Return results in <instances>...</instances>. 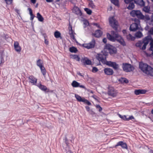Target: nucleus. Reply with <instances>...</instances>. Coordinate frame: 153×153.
<instances>
[{"label":"nucleus","mask_w":153,"mask_h":153,"mask_svg":"<svg viewBox=\"0 0 153 153\" xmlns=\"http://www.w3.org/2000/svg\"><path fill=\"white\" fill-rule=\"evenodd\" d=\"M139 68L144 73L153 76V68L147 64L140 63Z\"/></svg>","instance_id":"f257e3e1"},{"label":"nucleus","mask_w":153,"mask_h":153,"mask_svg":"<svg viewBox=\"0 0 153 153\" xmlns=\"http://www.w3.org/2000/svg\"><path fill=\"white\" fill-rule=\"evenodd\" d=\"M109 21L110 25L114 30L117 31V30L118 24L114 16L110 17L109 19Z\"/></svg>","instance_id":"f03ea898"},{"label":"nucleus","mask_w":153,"mask_h":153,"mask_svg":"<svg viewBox=\"0 0 153 153\" xmlns=\"http://www.w3.org/2000/svg\"><path fill=\"white\" fill-rule=\"evenodd\" d=\"M131 15L133 17L136 16L139 19H143L144 16L141 12L139 10H132L130 13Z\"/></svg>","instance_id":"7ed1b4c3"},{"label":"nucleus","mask_w":153,"mask_h":153,"mask_svg":"<svg viewBox=\"0 0 153 153\" xmlns=\"http://www.w3.org/2000/svg\"><path fill=\"white\" fill-rule=\"evenodd\" d=\"M105 49L108 50L111 55L117 53V49L116 47L109 44H106L105 46Z\"/></svg>","instance_id":"20e7f679"},{"label":"nucleus","mask_w":153,"mask_h":153,"mask_svg":"<svg viewBox=\"0 0 153 153\" xmlns=\"http://www.w3.org/2000/svg\"><path fill=\"white\" fill-rule=\"evenodd\" d=\"M122 68L124 71L126 72H129L133 71L134 68L131 65L128 63H123Z\"/></svg>","instance_id":"39448f33"},{"label":"nucleus","mask_w":153,"mask_h":153,"mask_svg":"<svg viewBox=\"0 0 153 153\" xmlns=\"http://www.w3.org/2000/svg\"><path fill=\"white\" fill-rule=\"evenodd\" d=\"M108 94L109 95L114 97L117 96V92L113 87H111L108 88Z\"/></svg>","instance_id":"423d86ee"},{"label":"nucleus","mask_w":153,"mask_h":153,"mask_svg":"<svg viewBox=\"0 0 153 153\" xmlns=\"http://www.w3.org/2000/svg\"><path fill=\"white\" fill-rule=\"evenodd\" d=\"M97 58V59L100 61H101L102 63L105 62L106 59V56L108 55L107 53L101 52V53L98 54Z\"/></svg>","instance_id":"0eeeda50"},{"label":"nucleus","mask_w":153,"mask_h":153,"mask_svg":"<svg viewBox=\"0 0 153 153\" xmlns=\"http://www.w3.org/2000/svg\"><path fill=\"white\" fill-rule=\"evenodd\" d=\"M152 39V37L151 36L149 35L146 37L143 42V43H144V44L143 45L142 47L141 48V49L142 50H145L146 49L147 45L149 43L150 40H151Z\"/></svg>","instance_id":"6e6552de"},{"label":"nucleus","mask_w":153,"mask_h":153,"mask_svg":"<svg viewBox=\"0 0 153 153\" xmlns=\"http://www.w3.org/2000/svg\"><path fill=\"white\" fill-rule=\"evenodd\" d=\"M95 44V41L94 39H93L89 43L83 44L82 46L88 49L94 48Z\"/></svg>","instance_id":"1a4fd4ad"},{"label":"nucleus","mask_w":153,"mask_h":153,"mask_svg":"<svg viewBox=\"0 0 153 153\" xmlns=\"http://www.w3.org/2000/svg\"><path fill=\"white\" fill-rule=\"evenodd\" d=\"M121 146L122 148L123 149H128V147L127 144L123 141H120L117 142V144L114 147L117 148V147Z\"/></svg>","instance_id":"9d476101"},{"label":"nucleus","mask_w":153,"mask_h":153,"mask_svg":"<svg viewBox=\"0 0 153 153\" xmlns=\"http://www.w3.org/2000/svg\"><path fill=\"white\" fill-rule=\"evenodd\" d=\"M29 82L32 84L33 85H36L37 79L33 75H31L28 77Z\"/></svg>","instance_id":"9b49d317"},{"label":"nucleus","mask_w":153,"mask_h":153,"mask_svg":"<svg viewBox=\"0 0 153 153\" xmlns=\"http://www.w3.org/2000/svg\"><path fill=\"white\" fill-rule=\"evenodd\" d=\"M80 61L84 65H90L91 64V61L86 57L82 58L81 59Z\"/></svg>","instance_id":"f8f14e48"},{"label":"nucleus","mask_w":153,"mask_h":153,"mask_svg":"<svg viewBox=\"0 0 153 153\" xmlns=\"http://www.w3.org/2000/svg\"><path fill=\"white\" fill-rule=\"evenodd\" d=\"M71 85L73 87L76 88L79 87L81 88H84L85 89H86V88L84 85H80L79 83L75 80H74L71 83Z\"/></svg>","instance_id":"ddd939ff"},{"label":"nucleus","mask_w":153,"mask_h":153,"mask_svg":"<svg viewBox=\"0 0 153 153\" xmlns=\"http://www.w3.org/2000/svg\"><path fill=\"white\" fill-rule=\"evenodd\" d=\"M139 26L136 23H133L131 24L130 27V30L131 31H135L139 29Z\"/></svg>","instance_id":"4468645a"},{"label":"nucleus","mask_w":153,"mask_h":153,"mask_svg":"<svg viewBox=\"0 0 153 153\" xmlns=\"http://www.w3.org/2000/svg\"><path fill=\"white\" fill-rule=\"evenodd\" d=\"M104 71L105 74L108 75H112L114 73L113 70L110 68H105Z\"/></svg>","instance_id":"2eb2a0df"},{"label":"nucleus","mask_w":153,"mask_h":153,"mask_svg":"<svg viewBox=\"0 0 153 153\" xmlns=\"http://www.w3.org/2000/svg\"><path fill=\"white\" fill-rule=\"evenodd\" d=\"M118 116L120 118H121L123 120L125 121H129L130 120L134 119V117L132 115L130 116L128 118H127L126 115L122 116L120 114H119Z\"/></svg>","instance_id":"dca6fc26"},{"label":"nucleus","mask_w":153,"mask_h":153,"mask_svg":"<svg viewBox=\"0 0 153 153\" xmlns=\"http://www.w3.org/2000/svg\"><path fill=\"white\" fill-rule=\"evenodd\" d=\"M14 48L15 51L18 52H20L21 51V48L19 45V43L18 42H15L14 44Z\"/></svg>","instance_id":"f3484780"},{"label":"nucleus","mask_w":153,"mask_h":153,"mask_svg":"<svg viewBox=\"0 0 153 153\" xmlns=\"http://www.w3.org/2000/svg\"><path fill=\"white\" fill-rule=\"evenodd\" d=\"M102 35V32L100 30H97L95 31V33L93 34V36L97 38L100 37Z\"/></svg>","instance_id":"a211bd4d"},{"label":"nucleus","mask_w":153,"mask_h":153,"mask_svg":"<svg viewBox=\"0 0 153 153\" xmlns=\"http://www.w3.org/2000/svg\"><path fill=\"white\" fill-rule=\"evenodd\" d=\"M146 90L143 89H138L135 90L134 91L135 94L138 95L140 94H144L146 92Z\"/></svg>","instance_id":"6ab92c4d"},{"label":"nucleus","mask_w":153,"mask_h":153,"mask_svg":"<svg viewBox=\"0 0 153 153\" xmlns=\"http://www.w3.org/2000/svg\"><path fill=\"white\" fill-rule=\"evenodd\" d=\"M107 38L111 41L114 42L116 40L115 37L113 36L111 34H110L109 33H107Z\"/></svg>","instance_id":"aec40b11"},{"label":"nucleus","mask_w":153,"mask_h":153,"mask_svg":"<svg viewBox=\"0 0 153 153\" xmlns=\"http://www.w3.org/2000/svg\"><path fill=\"white\" fill-rule=\"evenodd\" d=\"M116 40L123 46H125L126 45V43L121 36H120Z\"/></svg>","instance_id":"412c9836"},{"label":"nucleus","mask_w":153,"mask_h":153,"mask_svg":"<svg viewBox=\"0 0 153 153\" xmlns=\"http://www.w3.org/2000/svg\"><path fill=\"white\" fill-rule=\"evenodd\" d=\"M36 86L38 87L41 90L45 92L46 91L47 89L46 86L42 85L41 84H38Z\"/></svg>","instance_id":"4be33fe9"},{"label":"nucleus","mask_w":153,"mask_h":153,"mask_svg":"<svg viewBox=\"0 0 153 153\" xmlns=\"http://www.w3.org/2000/svg\"><path fill=\"white\" fill-rule=\"evenodd\" d=\"M134 1L135 4L140 6H143L145 5V3L143 0H134Z\"/></svg>","instance_id":"5701e85b"},{"label":"nucleus","mask_w":153,"mask_h":153,"mask_svg":"<svg viewBox=\"0 0 153 153\" xmlns=\"http://www.w3.org/2000/svg\"><path fill=\"white\" fill-rule=\"evenodd\" d=\"M74 31L73 30L72 26L71 27V29L69 30V34L70 35V37L71 38L74 40H76V39L75 38L74 35Z\"/></svg>","instance_id":"b1692460"},{"label":"nucleus","mask_w":153,"mask_h":153,"mask_svg":"<svg viewBox=\"0 0 153 153\" xmlns=\"http://www.w3.org/2000/svg\"><path fill=\"white\" fill-rule=\"evenodd\" d=\"M64 142L66 145V146L65 147L63 144L62 145V146L63 147H68L69 148L70 147L69 143V141L68 139V138L67 137L65 136V138L63 139Z\"/></svg>","instance_id":"393cba45"},{"label":"nucleus","mask_w":153,"mask_h":153,"mask_svg":"<svg viewBox=\"0 0 153 153\" xmlns=\"http://www.w3.org/2000/svg\"><path fill=\"white\" fill-rule=\"evenodd\" d=\"M28 10L29 12V14L30 15V19L31 21H33L34 18L35 17V16L33 13L32 11L31 8H29Z\"/></svg>","instance_id":"a878e982"},{"label":"nucleus","mask_w":153,"mask_h":153,"mask_svg":"<svg viewBox=\"0 0 153 153\" xmlns=\"http://www.w3.org/2000/svg\"><path fill=\"white\" fill-rule=\"evenodd\" d=\"M70 57L72 59L76 60L77 61H79L80 58L79 56L76 54H71L70 55Z\"/></svg>","instance_id":"bb28decb"},{"label":"nucleus","mask_w":153,"mask_h":153,"mask_svg":"<svg viewBox=\"0 0 153 153\" xmlns=\"http://www.w3.org/2000/svg\"><path fill=\"white\" fill-rule=\"evenodd\" d=\"M118 30L116 31H111V34L114 36L115 37V38L116 39L117 38H119L120 36V35L118 34L117 32Z\"/></svg>","instance_id":"cd10ccee"},{"label":"nucleus","mask_w":153,"mask_h":153,"mask_svg":"<svg viewBox=\"0 0 153 153\" xmlns=\"http://www.w3.org/2000/svg\"><path fill=\"white\" fill-rule=\"evenodd\" d=\"M39 67L40 68L42 74L43 75L45 76L46 75V71L45 68L43 65L42 66Z\"/></svg>","instance_id":"c85d7f7f"},{"label":"nucleus","mask_w":153,"mask_h":153,"mask_svg":"<svg viewBox=\"0 0 153 153\" xmlns=\"http://www.w3.org/2000/svg\"><path fill=\"white\" fill-rule=\"evenodd\" d=\"M69 51L71 52L74 53H76L78 51L77 48L74 46L70 47Z\"/></svg>","instance_id":"c756f323"},{"label":"nucleus","mask_w":153,"mask_h":153,"mask_svg":"<svg viewBox=\"0 0 153 153\" xmlns=\"http://www.w3.org/2000/svg\"><path fill=\"white\" fill-rule=\"evenodd\" d=\"M36 17L39 22H42L44 20V18L39 13H37Z\"/></svg>","instance_id":"7c9ffc66"},{"label":"nucleus","mask_w":153,"mask_h":153,"mask_svg":"<svg viewBox=\"0 0 153 153\" xmlns=\"http://www.w3.org/2000/svg\"><path fill=\"white\" fill-rule=\"evenodd\" d=\"M119 81L122 83H127L128 82V80L126 78H121L119 79Z\"/></svg>","instance_id":"2f4dec72"},{"label":"nucleus","mask_w":153,"mask_h":153,"mask_svg":"<svg viewBox=\"0 0 153 153\" xmlns=\"http://www.w3.org/2000/svg\"><path fill=\"white\" fill-rule=\"evenodd\" d=\"M128 6L127 7V8L129 10H131L134 7V5L133 2H130L128 3Z\"/></svg>","instance_id":"473e14b6"},{"label":"nucleus","mask_w":153,"mask_h":153,"mask_svg":"<svg viewBox=\"0 0 153 153\" xmlns=\"http://www.w3.org/2000/svg\"><path fill=\"white\" fill-rule=\"evenodd\" d=\"M75 97L77 100V101L79 102H82L84 98H82L80 96L78 95L75 94Z\"/></svg>","instance_id":"72a5a7b5"},{"label":"nucleus","mask_w":153,"mask_h":153,"mask_svg":"<svg viewBox=\"0 0 153 153\" xmlns=\"http://www.w3.org/2000/svg\"><path fill=\"white\" fill-rule=\"evenodd\" d=\"M43 61L41 59H38L36 61V65L39 67L43 65Z\"/></svg>","instance_id":"f704fd0d"},{"label":"nucleus","mask_w":153,"mask_h":153,"mask_svg":"<svg viewBox=\"0 0 153 153\" xmlns=\"http://www.w3.org/2000/svg\"><path fill=\"white\" fill-rule=\"evenodd\" d=\"M111 67H112L115 70H118L119 67V65L116 62H113Z\"/></svg>","instance_id":"c9c22d12"},{"label":"nucleus","mask_w":153,"mask_h":153,"mask_svg":"<svg viewBox=\"0 0 153 153\" xmlns=\"http://www.w3.org/2000/svg\"><path fill=\"white\" fill-rule=\"evenodd\" d=\"M75 13L79 15V16H81L82 15V13L81 10L79 8H76L75 10Z\"/></svg>","instance_id":"e433bc0d"},{"label":"nucleus","mask_w":153,"mask_h":153,"mask_svg":"<svg viewBox=\"0 0 153 153\" xmlns=\"http://www.w3.org/2000/svg\"><path fill=\"white\" fill-rule=\"evenodd\" d=\"M126 38L128 40H134V38L130 34L127 35Z\"/></svg>","instance_id":"4c0bfd02"},{"label":"nucleus","mask_w":153,"mask_h":153,"mask_svg":"<svg viewBox=\"0 0 153 153\" xmlns=\"http://www.w3.org/2000/svg\"><path fill=\"white\" fill-rule=\"evenodd\" d=\"M113 62H112L111 61H107L106 59L105 61V62L103 63L111 67Z\"/></svg>","instance_id":"58836bf2"},{"label":"nucleus","mask_w":153,"mask_h":153,"mask_svg":"<svg viewBox=\"0 0 153 153\" xmlns=\"http://www.w3.org/2000/svg\"><path fill=\"white\" fill-rule=\"evenodd\" d=\"M54 35L56 38L61 37V33L58 31H56L54 32Z\"/></svg>","instance_id":"ea45409f"},{"label":"nucleus","mask_w":153,"mask_h":153,"mask_svg":"<svg viewBox=\"0 0 153 153\" xmlns=\"http://www.w3.org/2000/svg\"><path fill=\"white\" fill-rule=\"evenodd\" d=\"M142 36V33L140 31H138L135 34L136 36L138 38H141Z\"/></svg>","instance_id":"a19ab883"},{"label":"nucleus","mask_w":153,"mask_h":153,"mask_svg":"<svg viewBox=\"0 0 153 153\" xmlns=\"http://www.w3.org/2000/svg\"><path fill=\"white\" fill-rule=\"evenodd\" d=\"M84 10L89 15H91L92 11L91 10L87 8H84Z\"/></svg>","instance_id":"79ce46f5"},{"label":"nucleus","mask_w":153,"mask_h":153,"mask_svg":"<svg viewBox=\"0 0 153 153\" xmlns=\"http://www.w3.org/2000/svg\"><path fill=\"white\" fill-rule=\"evenodd\" d=\"M143 44V42H142L141 41H139L138 42L136 43L135 45L136 47H139L141 49V47Z\"/></svg>","instance_id":"37998d69"},{"label":"nucleus","mask_w":153,"mask_h":153,"mask_svg":"<svg viewBox=\"0 0 153 153\" xmlns=\"http://www.w3.org/2000/svg\"><path fill=\"white\" fill-rule=\"evenodd\" d=\"M42 35L44 36V38L45 39V44L47 45H48L49 44V42L48 41L47 39H46L47 37L46 34L45 33H43L42 34Z\"/></svg>","instance_id":"c03bdc74"},{"label":"nucleus","mask_w":153,"mask_h":153,"mask_svg":"<svg viewBox=\"0 0 153 153\" xmlns=\"http://www.w3.org/2000/svg\"><path fill=\"white\" fill-rule=\"evenodd\" d=\"M111 1L115 6H119V1L118 0H111Z\"/></svg>","instance_id":"a18cd8bd"},{"label":"nucleus","mask_w":153,"mask_h":153,"mask_svg":"<svg viewBox=\"0 0 153 153\" xmlns=\"http://www.w3.org/2000/svg\"><path fill=\"white\" fill-rule=\"evenodd\" d=\"M82 102H83L84 103L87 104L88 105H91V103L88 100L85 99V98L83 100Z\"/></svg>","instance_id":"49530a36"},{"label":"nucleus","mask_w":153,"mask_h":153,"mask_svg":"<svg viewBox=\"0 0 153 153\" xmlns=\"http://www.w3.org/2000/svg\"><path fill=\"white\" fill-rule=\"evenodd\" d=\"M65 149L66 152V153H73L70 150V147L69 148L65 147Z\"/></svg>","instance_id":"de8ad7c7"},{"label":"nucleus","mask_w":153,"mask_h":153,"mask_svg":"<svg viewBox=\"0 0 153 153\" xmlns=\"http://www.w3.org/2000/svg\"><path fill=\"white\" fill-rule=\"evenodd\" d=\"M89 6L92 8H94L95 7V5L93 2L91 0L89 4Z\"/></svg>","instance_id":"09e8293b"},{"label":"nucleus","mask_w":153,"mask_h":153,"mask_svg":"<svg viewBox=\"0 0 153 153\" xmlns=\"http://www.w3.org/2000/svg\"><path fill=\"white\" fill-rule=\"evenodd\" d=\"M84 24L85 26H84V28H85L86 27L88 26L89 25V22L87 20H85L84 22Z\"/></svg>","instance_id":"8fccbe9b"},{"label":"nucleus","mask_w":153,"mask_h":153,"mask_svg":"<svg viewBox=\"0 0 153 153\" xmlns=\"http://www.w3.org/2000/svg\"><path fill=\"white\" fill-rule=\"evenodd\" d=\"M96 107L97 109H99L98 111L99 112H101L102 111V108L99 105H97Z\"/></svg>","instance_id":"3c124183"},{"label":"nucleus","mask_w":153,"mask_h":153,"mask_svg":"<svg viewBox=\"0 0 153 153\" xmlns=\"http://www.w3.org/2000/svg\"><path fill=\"white\" fill-rule=\"evenodd\" d=\"M150 18L148 15H146V16H144V17L143 19H146V20H150Z\"/></svg>","instance_id":"603ef678"},{"label":"nucleus","mask_w":153,"mask_h":153,"mask_svg":"<svg viewBox=\"0 0 153 153\" xmlns=\"http://www.w3.org/2000/svg\"><path fill=\"white\" fill-rule=\"evenodd\" d=\"M98 71V69L96 67H93L92 70V71L93 72L95 73L96 72Z\"/></svg>","instance_id":"864d4df0"},{"label":"nucleus","mask_w":153,"mask_h":153,"mask_svg":"<svg viewBox=\"0 0 153 153\" xmlns=\"http://www.w3.org/2000/svg\"><path fill=\"white\" fill-rule=\"evenodd\" d=\"M134 22H135L134 23H136L137 24V25L139 26V25L140 23V20L138 19L135 18L134 19Z\"/></svg>","instance_id":"5fc2aeb1"},{"label":"nucleus","mask_w":153,"mask_h":153,"mask_svg":"<svg viewBox=\"0 0 153 153\" xmlns=\"http://www.w3.org/2000/svg\"><path fill=\"white\" fill-rule=\"evenodd\" d=\"M5 2L7 4H11L13 0H4Z\"/></svg>","instance_id":"6e6d98bb"},{"label":"nucleus","mask_w":153,"mask_h":153,"mask_svg":"<svg viewBox=\"0 0 153 153\" xmlns=\"http://www.w3.org/2000/svg\"><path fill=\"white\" fill-rule=\"evenodd\" d=\"M148 32L149 34L153 35V27L151 28Z\"/></svg>","instance_id":"4d7b16f0"},{"label":"nucleus","mask_w":153,"mask_h":153,"mask_svg":"<svg viewBox=\"0 0 153 153\" xmlns=\"http://www.w3.org/2000/svg\"><path fill=\"white\" fill-rule=\"evenodd\" d=\"M133 0H124V1L126 3L128 4L130 2H131Z\"/></svg>","instance_id":"13d9d810"},{"label":"nucleus","mask_w":153,"mask_h":153,"mask_svg":"<svg viewBox=\"0 0 153 153\" xmlns=\"http://www.w3.org/2000/svg\"><path fill=\"white\" fill-rule=\"evenodd\" d=\"M143 10L146 12H148L149 11V9L147 7H145L143 9Z\"/></svg>","instance_id":"bf43d9fd"},{"label":"nucleus","mask_w":153,"mask_h":153,"mask_svg":"<svg viewBox=\"0 0 153 153\" xmlns=\"http://www.w3.org/2000/svg\"><path fill=\"white\" fill-rule=\"evenodd\" d=\"M0 61H1V63L0 64L2 63H4V59H3V58L2 56H1L0 57Z\"/></svg>","instance_id":"052dcab7"},{"label":"nucleus","mask_w":153,"mask_h":153,"mask_svg":"<svg viewBox=\"0 0 153 153\" xmlns=\"http://www.w3.org/2000/svg\"><path fill=\"white\" fill-rule=\"evenodd\" d=\"M103 42L105 43H106L107 41V39L106 38H104L102 40Z\"/></svg>","instance_id":"680f3d73"},{"label":"nucleus","mask_w":153,"mask_h":153,"mask_svg":"<svg viewBox=\"0 0 153 153\" xmlns=\"http://www.w3.org/2000/svg\"><path fill=\"white\" fill-rule=\"evenodd\" d=\"M85 108L86 110L87 111H89V110H90V107L89 106H86L85 107Z\"/></svg>","instance_id":"e2e57ef3"},{"label":"nucleus","mask_w":153,"mask_h":153,"mask_svg":"<svg viewBox=\"0 0 153 153\" xmlns=\"http://www.w3.org/2000/svg\"><path fill=\"white\" fill-rule=\"evenodd\" d=\"M15 11L18 14H19L20 13V11L19 10H18L17 9H15Z\"/></svg>","instance_id":"0e129e2a"},{"label":"nucleus","mask_w":153,"mask_h":153,"mask_svg":"<svg viewBox=\"0 0 153 153\" xmlns=\"http://www.w3.org/2000/svg\"><path fill=\"white\" fill-rule=\"evenodd\" d=\"M150 40L151 41V42L150 43V45H153V39H152V38Z\"/></svg>","instance_id":"69168bd1"},{"label":"nucleus","mask_w":153,"mask_h":153,"mask_svg":"<svg viewBox=\"0 0 153 153\" xmlns=\"http://www.w3.org/2000/svg\"><path fill=\"white\" fill-rule=\"evenodd\" d=\"M31 2L33 4H35L36 2V0H30Z\"/></svg>","instance_id":"338daca9"},{"label":"nucleus","mask_w":153,"mask_h":153,"mask_svg":"<svg viewBox=\"0 0 153 153\" xmlns=\"http://www.w3.org/2000/svg\"><path fill=\"white\" fill-rule=\"evenodd\" d=\"M94 25L96 26L97 27H99V25L97 23H94Z\"/></svg>","instance_id":"774afa93"}]
</instances>
